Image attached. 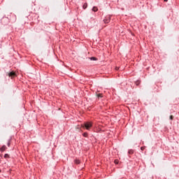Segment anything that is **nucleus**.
I'll return each instance as SVG.
<instances>
[{
	"label": "nucleus",
	"instance_id": "f257e3e1",
	"mask_svg": "<svg viewBox=\"0 0 179 179\" xmlns=\"http://www.w3.org/2000/svg\"><path fill=\"white\" fill-rule=\"evenodd\" d=\"M92 127H93V124L91 122H87L84 123V124L81 125L82 128H86L87 129V131H89V129H90V128H92Z\"/></svg>",
	"mask_w": 179,
	"mask_h": 179
},
{
	"label": "nucleus",
	"instance_id": "20e7f679",
	"mask_svg": "<svg viewBox=\"0 0 179 179\" xmlns=\"http://www.w3.org/2000/svg\"><path fill=\"white\" fill-rule=\"evenodd\" d=\"M110 17H106L105 20H103L104 23H110Z\"/></svg>",
	"mask_w": 179,
	"mask_h": 179
},
{
	"label": "nucleus",
	"instance_id": "9d476101",
	"mask_svg": "<svg viewBox=\"0 0 179 179\" xmlns=\"http://www.w3.org/2000/svg\"><path fill=\"white\" fill-rule=\"evenodd\" d=\"M129 155H134V150H129Z\"/></svg>",
	"mask_w": 179,
	"mask_h": 179
},
{
	"label": "nucleus",
	"instance_id": "f3484780",
	"mask_svg": "<svg viewBox=\"0 0 179 179\" xmlns=\"http://www.w3.org/2000/svg\"><path fill=\"white\" fill-rule=\"evenodd\" d=\"M10 143H8V146H10Z\"/></svg>",
	"mask_w": 179,
	"mask_h": 179
},
{
	"label": "nucleus",
	"instance_id": "aec40b11",
	"mask_svg": "<svg viewBox=\"0 0 179 179\" xmlns=\"http://www.w3.org/2000/svg\"><path fill=\"white\" fill-rule=\"evenodd\" d=\"M0 173H1V169H0Z\"/></svg>",
	"mask_w": 179,
	"mask_h": 179
},
{
	"label": "nucleus",
	"instance_id": "9b49d317",
	"mask_svg": "<svg viewBox=\"0 0 179 179\" xmlns=\"http://www.w3.org/2000/svg\"><path fill=\"white\" fill-rule=\"evenodd\" d=\"M136 86H139V85H141V81L137 80V81L136 82Z\"/></svg>",
	"mask_w": 179,
	"mask_h": 179
},
{
	"label": "nucleus",
	"instance_id": "1a4fd4ad",
	"mask_svg": "<svg viewBox=\"0 0 179 179\" xmlns=\"http://www.w3.org/2000/svg\"><path fill=\"white\" fill-rule=\"evenodd\" d=\"M83 9H86V8H87V3H84V5L83 6Z\"/></svg>",
	"mask_w": 179,
	"mask_h": 179
},
{
	"label": "nucleus",
	"instance_id": "7ed1b4c3",
	"mask_svg": "<svg viewBox=\"0 0 179 179\" xmlns=\"http://www.w3.org/2000/svg\"><path fill=\"white\" fill-rule=\"evenodd\" d=\"M96 96L97 99H102L103 94H101V93H96Z\"/></svg>",
	"mask_w": 179,
	"mask_h": 179
},
{
	"label": "nucleus",
	"instance_id": "a211bd4d",
	"mask_svg": "<svg viewBox=\"0 0 179 179\" xmlns=\"http://www.w3.org/2000/svg\"><path fill=\"white\" fill-rule=\"evenodd\" d=\"M164 2H167V1H169V0H164Z\"/></svg>",
	"mask_w": 179,
	"mask_h": 179
},
{
	"label": "nucleus",
	"instance_id": "dca6fc26",
	"mask_svg": "<svg viewBox=\"0 0 179 179\" xmlns=\"http://www.w3.org/2000/svg\"><path fill=\"white\" fill-rule=\"evenodd\" d=\"M173 115H171L170 116V120H173Z\"/></svg>",
	"mask_w": 179,
	"mask_h": 179
},
{
	"label": "nucleus",
	"instance_id": "f8f14e48",
	"mask_svg": "<svg viewBox=\"0 0 179 179\" xmlns=\"http://www.w3.org/2000/svg\"><path fill=\"white\" fill-rule=\"evenodd\" d=\"M83 136L85 137V138H87V133H84L83 134Z\"/></svg>",
	"mask_w": 179,
	"mask_h": 179
},
{
	"label": "nucleus",
	"instance_id": "2eb2a0df",
	"mask_svg": "<svg viewBox=\"0 0 179 179\" xmlns=\"http://www.w3.org/2000/svg\"><path fill=\"white\" fill-rule=\"evenodd\" d=\"M141 150H145V147H141Z\"/></svg>",
	"mask_w": 179,
	"mask_h": 179
},
{
	"label": "nucleus",
	"instance_id": "4468645a",
	"mask_svg": "<svg viewBox=\"0 0 179 179\" xmlns=\"http://www.w3.org/2000/svg\"><path fill=\"white\" fill-rule=\"evenodd\" d=\"M115 164H118V159H115Z\"/></svg>",
	"mask_w": 179,
	"mask_h": 179
},
{
	"label": "nucleus",
	"instance_id": "f03ea898",
	"mask_svg": "<svg viewBox=\"0 0 179 179\" xmlns=\"http://www.w3.org/2000/svg\"><path fill=\"white\" fill-rule=\"evenodd\" d=\"M8 76H9V78H11V79H13V78H15V76H16V73L11 71L10 73H8Z\"/></svg>",
	"mask_w": 179,
	"mask_h": 179
},
{
	"label": "nucleus",
	"instance_id": "423d86ee",
	"mask_svg": "<svg viewBox=\"0 0 179 179\" xmlns=\"http://www.w3.org/2000/svg\"><path fill=\"white\" fill-rule=\"evenodd\" d=\"M90 59H91V61H97V58H96L94 57H90Z\"/></svg>",
	"mask_w": 179,
	"mask_h": 179
},
{
	"label": "nucleus",
	"instance_id": "ddd939ff",
	"mask_svg": "<svg viewBox=\"0 0 179 179\" xmlns=\"http://www.w3.org/2000/svg\"><path fill=\"white\" fill-rule=\"evenodd\" d=\"M4 157L6 159V157H9V155H8V154H6L5 155H4Z\"/></svg>",
	"mask_w": 179,
	"mask_h": 179
},
{
	"label": "nucleus",
	"instance_id": "6e6552de",
	"mask_svg": "<svg viewBox=\"0 0 179 179\" xmlns=\"http://www.w3.org/2000/svg\"><path fill=\"white\" fill-rule=\"evenodd\" d=\"M75 163H76V164H80V161L79 159H76V160H75Z\"/></svg>",
	"mask_w": 179,
	"mask_h": 179
},
{
	"label": "nucleus",
	"instance_id": "6ab92c4d",
	"mask_svg": "<svg viewBox=\"0 0 179 179\" xmlns=\"http://www.w3.org/2000/svg\"><path fill=\"white\" fill-rule=\"evenodd\" d=\"M116 70L118 71V67H116Z\"/></svg>",
	"mask_w": 179,
	"mask_h": 179
},
{
	"label": "nucleus",
	"instance_id": "0eeeda50",
	"mask_svg": "<svg viewBox=\"0 0 179 179\" xmlns=\"http://www.w3.org/2000/svg\"><path fill=\"white\" fill-rule=\"evenodd\" d=\"M92 10H93V12H97V10H99V9H97V7H94L92 8Z\"/></svg>",
	"mask_w": 179,
	"mask_h": 179
},
{
	"label": "nucleus",
	"instance_id": "39448f33",
	"mask_svg": "<svg viewBox=\"0 0 179 179\" xmlns=\"http://www.w3.org/2000/svg\"><path fill=\"white\" fill-rule=\"evenodd\" d=\"M1 152H5V150H6V145H3L1 149H0Z\"/></svg>",
	"mask_w": 179,
	"mask_h": 179
}]
</instances>
